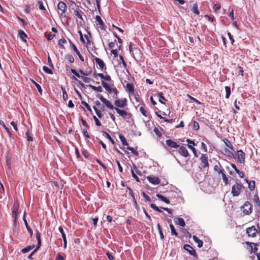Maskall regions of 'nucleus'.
<instances>
[{"label": "nucleus", "instance_id": "obj_52", "mask_svg": "<svg viewBox=\"0 0 260 260\" xmlns=\"http://www.w3.org/2000/svg\"><path fill=\"white\" fill-rule=\"evenodd\" d=\"M81 78L83 80V81L86 83H89L91 81H93V80H92L91 79L85 76H81Z\"/></svg>", "mask_w": 260, "mask_h": 260}, {"label": "nucleus", "instance_id": "obj_38", "mask_svg": "<svg viewBox=\"0 0 260 260\" xmlns=\"http://www.w3.org/2000/svg\"><path fill=\"white\" fill-rule=\"evenodd\" d=\"M126 149L131 151V152L136 156L139 155V152L136 150L134 148L127 146Z\"/></svg>", "mask_w": 260, "mask_h": 260}, {"label": "nucleus", "instance_id": "obj_12", "mask_svg": "<svg viewBox=\"0 0 260 260\" xmlns=\"http://www.w3.org/2000/svg\"><path fill=\"white\" fill-rule=\"evenodd\" d=\"M237 155L238 161L241 164L244 163L245 154L242 150H237Z\"/></svg>", "mask_w": 260, "mask_h": 260}, {"label": "nucleus", "instance_id": "obj_18", "mask_svg": "<svg viewBox=\"0 0 260 260\" xmlns=\"http://www.w3.org/2000/svg\"><path fill=\"white\" fill-rule=\"evenodd\" d=\"M140 111L144 116L147 117L149 116V113L148 112L144 103H142V106L140 108Z\"/></svg>", "mask_w": 260, "mask_h": 260}, {"label": "nucleus", "instance_id": "obj_25", "mask_svg": "<svg viewBox=\"0 0 260 260\" xmlns=\"http://www.w3.org/2000/svg\"><path fill=\"white\" fill-rule=\"evenodd\" d=\"M220 174L221 175L222 179L223 182L224 183V185H227L229 183V177L227 176L224 171L221 173Z\"/></svg>", "mask_w": 260, "mask_h": 260}, {"label": "nucleus", "instance_id": "obj_40", "mask_svg": "<svg viewBox=\"0 0 260 260\" xmlns=\"http://www.w3.org/2000/svg\"><path fill=\"white\" fill-rule=\"evenodd\" d=\"M0 124L5 129L6 131L7 132V133L9 134V135L10 136L11 135V133L10 132V129L6 126V124H5L4 122L2 120H0Z\"/></svg>", "mask_w": 260, "mask_h": 260}, {"label": "nucleus", "instance_id": "obj_62", "mask_svg": "<svg viewBox=\"0 0 260 260\" xmlns=\"http://www.w3.org/2000/svg\"><path fill=\"white\" fill-rule=\"evenodd\" d=\"M132 170H134L136 174L141 175V172L139 170L136 165H134Z\"/></svg>", "mask_w": 260, "mask_h": 260}, {"label": "nucleus", "instance_id": "obj_43", "mask_svg": "<svg viewBox=\"0 0 260 260\" xmlns=\"http://www.w3.org/2000/svg\"><path fill=\"white\" fill-rule=\"evenodd\" d=\"M187 147L192 151L194 157H197L198 154L196 149L194 147H193V146H191V145H187Z\"/></svg>", "mask_w": 260, "mask_h": 260}, {"label": "nucleus", "instance_id": "obj_54", "mask_svg": "<svg viewBox=\"0 0 260 260\" xmlns=\"http://www.w3.org/2000/svg\"><path fill=\"white\" fill-rule=\"evenodd\" d=\"M43 70L45 72H46L48 74H53L52 70L49 69V68H48L46 66H43Z\"/></svg>", "mask_w": 260, "mask_h": 260}, {"label": "nucleus", "instance_id": "obj_32", "mask_svg": "<svg viewBox=\"0 0 260 260\" xmlns=\"http://www.w3.org/2000/svg\"><path fill=\"white\" fill-rule=\"evenodd\" d=\"M244 243L246 245H248V246H251V245H253L254 246V247L253 248L252 252H256L257 251V250H258V248H257V246L258 245L257 244L255 243L248 242V241L245 242Z\"/></svg>", "mask_w": 260, "mask_h": 260}, {"label": "nucleus", "instance_id": "obj_19", "mask_svg": "<svg viewBox=\"0 0 260 260\" xmlns=\"http://www.w3.org/2000/svg\"><path fill=\"white\" fill-rule=\"evenodd\" d=\"M244 181L247 183L248 185V188L252 191L254 189L255 187V182L254 180L249 181L247 178L244 179Z\"/></svg>", "mask_w": 260, "mask_h": 260}, {"label": "nucleus", "instance_id": "obj_31", "mask_svg": "<svg viewBox=\"0 0 260 260\" xmlns=\"http://www.w3.org/2000/svg\"><path fill=\"white\" fill-rule=\"evenodd\" d=\"M18 35L20 38L24 42H26L25 40V38L27 37V35L22 30H19L18 31Z\"/></svg>", "mask_w": 260, "mask_h": 260}, {"label": "nucleus", "instance_id": "obj_42", "mask_svg": "<svg viewBox=\"0 0 260 260\" xmlns=\"http://www.w3.org/2000/svg\"><path fill=\"white\" fill-rule=\"evenodd\" d=\"M187 147L192 151L194 157H197L198 154L196 149L194 147H193V146H191V145H187Z\"/></svg>", "mask_w": 260, "mask_h": 260}, {"label": "nucleus", "instance_id": "obj_26", "mask_svg": "<svg viewBox=\"0 0 260 260\" xmlns=\"http://www.w3.org/2000/svg\"><path fill=\"white\" fill-rule=\"evenodd\" d=\"M36 239L38 241V245L36 247L37 249H39L41 245V233L38 231L36 233Z\"/></svg>", "mask_w": 260, "mask_h": 260}, {"label": "nucleus", "instance_id": "obj_37", "mask_svg": "<svg viewBox=\"0 0 260 260\" xmlns=\"http://www.w3.org/2000/svg\"><path fill=\"white\" fill-rule=\"evenodd\" d=\"M181 232L183 233V236H184L185 237H187V238L191 237V234L190 233H189V232L187 231V230H186L185 229H182Z\"/></svg>", "mask_w": 260, "mask_h": 260}, {"label": "nucleus", "instance_id": "obj_10", "mask_svg": "<svg viewBox=\"0 0 260 260\" xmlns=\"http://www.w3.org/2000/svg\"><path fill=\"white\" fill-rule=\"evenodd\" d=\"M178 152L180 155L184 157H187L189 155L188 150L183 146L179 145V147H178Z\"/></svg>", "mask_w": 260, "mask_h": 260}, {"label": "nucleus", "instance_id": "obj_27", "mask_svg": "<svg viewBox=\"0 0 260 260\" xmlns=\"http://www.w3.org/2000/svg\"><path fill=\"white\" fill-rule=\"evenodd\" d=\"M222 141L226 147H228L231 150H234V147L233 146V145L232 144L231 142H230V141L229 140H228L226 138H224L223 139Z\"/></svg>", "mask_w": 260, "mask_h": 260}, {"label": "nucleus", "instance_id": "obj_1", "mask_svg": "<svg viewBox=\"0 0 260 260\" xmlns=\"http://www.w3.org/2000/svg\"><path fill=\"white\" fill-rule=\"evenodd\" d=\"M99 99L101 102L105 105L106 107L111 110H115L116 112L121 117L126 118L130 117L132 115L131 113H128L127 111L124 110H121L119 108H114V106L111 103V102L105 98L103 95H100L99 96Z\"/></svg>", "mask_w": 260, "mask_h": 260}, {"label": "nucleus", "instance_id": "obj_49", "mask_svg": "<svg viewBox=\"0 0 260 260\" xmlns=\"http://www.w3.org/2000/svg\"><path fill=\"white\" fill-rule=\"evenodd\" d=\"M225 90L226 92L225 98L228 99L231 94V88L229 86H225Z\"/></svg>", "mask_w": 260, "mask_h": 260}, {"label": "nucleus", "instance_id": "obj_44", "mask_svg": "<svg viewBox=\"0 0 260 260\" xmlns=\"http://www.w3.org/2000/svg\"><path fill=\"white\" fill-rule=\"evenodd\" d=\"M187 147L192 151L194 157H197L198 154L196 149L194 147H193V146H191V145H187Z\"/></svg>", "mask_w": 260, "mask_h": 260}, {"label": "nucleus", "instance_id": "obj_11", "mask_svg": "<svg viewBox=\"0 0 260 260\" xmlns=\"http://www.w3.org/2000/svg\"><path fill=\"white\" fill-rule=\"evenodd\" d=\"M146 178L148 181L153 185H158L160 182L159 178L157 176H149Z\"/></svg>", "mask_w": 260, "mask_h": 260}, {"label": "nucleus", "instance_id": "obj_64", "mask_svg": "<svg viewBox=\"0 0 260 260\" xmlns=\"http://www.w3.org/2000/svg\"><path fill=\"white\" fill-rule=\"evenodd\" d=\"M153 132L155 133V134L158 137H160L161 136V133L160 132L158 128L155 127L153 129Z\"/></svg>", "mask_w": 260, "mask_h": 260}, {"label": "nucleus", "instance_id": "obj_48", "mask_svg": "<svg viewBox=\"0 0 260 260\" xmlns=\"http://www.w3.org/2000/svg\"><path fill=\"white\" fill-rule=\"evenodd\" d=\"M93 109L94 110L97 116L100 118H101L103 116V114L101 112V111L98 109V108L95 106L93 107Z\"/></svg>", "mask_w": 260, "mask_h": 260}, {"label": "nucleus", "instance_id": "obj_56", "mask_svg": "<svg viewBox=\"0 0 260 260\" xmlns=\"http://www.w3.org/2000/svg\"><path fill=\"white\" fill-rule=\"evenodd\" d=\"M66 58L69 60L70 63H73L74 62V58L73 55L71 54H68L66 56Z\"/></svg>", "mask_w": 260, "mask_h": 260}, {"label": "nucleus", "instance_id": "obj_51", "mask_svg": "<svg viewBox=\"0 0 260 260\" xmlns=\"http://www.w3.org/2000/svg\"><path fill=\"white\" fill-rule=\"evenodd\" d=\"M90 87L94 91H97L101 92L103 91V89L100 86L96 87L93 85H90Z\"/></svg>", "mask_w": 260, "mask_h": 260}, {"label": "nucleus", "instance_id": "obj_34", "mask_svg": "<svg viewBox=\"0 0 260 260\" xmlns=\"http://www.w3.org/2000/svg\"><path fill=\"white\" fill-rule=\"evenodd\" d=\"M62 91V98L64 101H67L68 99V95L66 92V88L64 86H61Z\"/></svg>", "mask_w": 260, "mask_h": 260}, {"label": "nucleus", "instance_id": "obj_61", "mask_svg": "<svg viewBox=\"0 0 260 260\" xmlns=\"http://www.w3.org/2000/svg\"><path fill=\"white\" fill-rule=\"evenodd\" d=\"M193 128L196 131H197L199 129L200 125L198 122L193 121Z\"/></svg>", "mask_w": 260, "mask_h": 260}, {"label": "nucleus", "instance_id": "obj_63", "mask_svg": "<svg viewBox=\"0 0 260 260\" xmlns=\"http://www.w3.org/2000/svg\"><path fill=\"white\" fill-rule=\"evenodd\" d=\"M150 207L153 209L155 211H158V212H161V210H160L159 209V208L156 206L155 204H150Z\"/></svg>", "mask_w": 260, "mask_h": 260}, {"label": "nucleus", "instance_id": "obj_14", "mask_svg": "<svg viewBox=\"0 0 260 260\" xmlns=\"http://www.w3.org/2000/svg\"><path fill=\"white\" fill-rule=\"evenodd\" d=\"M126 91L129 95H135L134 85L132 83H127Z\"/></svg>", "mask_w": 260, "mask_h": 260}, {"label": "nucleus", "instance_id": "obj_39", "mask_svg": "<svg viewBox=\"0 0 260 260\" xmlns=\"http://www.w3.org/2000/svg\"><path fill=\"white\" fill-rule=\"evenodd\" d=\"M35 247V245H32V246H27L26 247L22 249L21 250V252L23 253H25L28 251H29L30 250H31L32 248H34Z\"/></svg>", "mask_w": 260, "mask_h": 260}, {"label": "nucleus", "instance_id": "obj_3", "mask_svg": "<svg viewBox=\"0 0 260 260\" xmlns=\"http://www.w3.org/2000/svg\"><path fill=\"white\" fill-rule=\"evenodd\" d=\"M246 233L248 237L252 238L259 237L260 240V226L258 224H257L256 227L252 225L247 228L246 230Z\"/></svg>", "mask_w": 260, "mask_h": 260}, {"label": "nucleus", "instance_id": "obj_4", "mask_svg": "<svg viewBox=\"0 0 260 260\" xmlns=\"http://www.w3.org/2000/svg\"><path fill=\"white\" fill-rule=\"evenodd\" d=\"M241 210L244 215H250L252 212V204L248 201L245 202L244 205L241 207Z\"/></svg>", "mask_w": 260, "mask_h": 260}, {"label": "nucleus", "instance_id": "obj_5", "mask_svg": "<svg viewBox=\"0 0 260 260\" xmlns=\"http://www.w3.org/2000/svg\"><path fill=\"white\" fill-rule=\"evenodd\" d=\"M127 101L126 98H122V99H115V101L114 102V104L115 106L114 108H124L127 105Z\"/></svg>", "mask_w": 260, "mask_h": 260}, {"label": "nucleus", "instance_id": "obj_28", "mask_svg": "<svg viewBox=\"0 0 260 260\" xmlns=\"http://www.w3.org/2000/svg\"><path fill=\"white\" fill-rule=\"evenodd\" d=\"M193 240L194 241L198 244V246L199 248H201L203 245V242L202 240H200L197 236H193L192 237Z\"/></svg>", "mask_w": 260, "mask_h": 260}, {"label": "nucleus", "instance_id": "obj_21", "mask_svg": "<svg viewBox=\"0 0 260 260\" xmlns=\"http://www.w3.org/2000/svg\"><path fill=\"white\" fill-rule=\"evenodd\" d=\"M102 84L103 86L104 87L105 90L109 93H112L113 92V89L114 88H111L110 86L104 81H102Z\"/></svg>", "mask_w": 260, "mask_h": 260}, {"label": "nucleus", "instance_id": "obj_30", "mask_svg": "<svg viewBox=\"0 0 260 260\" xmlns=\"http://www.w3.org/2000/svg\"><path fill=\"white\" fill-rule=\"evenodd\" d=\"M213 169L214 171L216 172L219 174H220L221 173L224 171L220 165L219 166L215 165L214 166Z\"/></svg>", "mask_w": 260, "mask_h": 260}, {"label": "nucleus", "instance_id": "obj_17", "mask_svg": "<svg viewBox=\"0 0 260 260\" xmlns=\"http://www.w3.org/2000/svg\"><path fill=\"white\" fill-rule=\"evenodd\" d=\"M70 44H71V46H72L73 49L74 50V51L76 52L77 55L78 56L79 59L82 61H84V58L81 55V54H80L79 51L78 50V49H77L76 46L71 41H70Z\"/></svg>", "mask_w": 260, "mask_h": 260}, {"label": "nucleus", "instance_id": "obj_41", "mask_svg": "<svg viewBox=\"0 0 260 260\" xmlns=\"http://www.w3.org/2000/svg\"><path fill=\"white\" fill-rule=\"evenodd\" d=\"M187 147L192 151L194 157H197L198 154L196 149L194 147H193V146H191V145H187Z\"/></svg>", "mask_w": 260, "mask_h": 260}, {"label": "nucleus", "instance_id": "obj_20", "mask_svg": "<svg viewBox=\"0 0 260 260\" xmlns=\"http://www.w3.org/2000/svg\"><path fill=\"white\" fill-rule=\"evenodd\" d=\"M174 220L176 224L179 225L181 226L184 227L185 225V221L182 218L175 217Z\"/></svg>", "mask_w": 260, "mask_h": 260}, {"label": "nucleus", "instance_id": "obj_36", "mask_svg": "<svg viewBox=\"0 0 260 260\" xmlns=\"http://www.w3.org/2000/svg\"><path fill=\"white\" fill-rule=\"evenodd\" d=\"M191 11L196 14L197 15H199L200 14V11L198 9V5L197 4H194L193 5V7L191 9Z\"/></svg>", "mask_w": 260, "mask_h": 260}, {"label": "nucleus", "instance_id": "obj_15", "mask_svg": "<svg viewBox=\"0 0 260 260\" xmlns=\"http://www.w3.org/2000/svg\"><path fill=\"white\" fill-rule=\"evenodd\" d=\"M166 144L170 148H178L179 145L171 139H168L166 141Z\"/></svg>", "mask_w": 260, "mask_h": 260}, {"label": "nucleus", "instance_id": "obj_13", "mask_svg": "<svg viewBox=\"0 0 260 260\" xmlns=\"http://www.w3.org/2000/svg\"><path fill=\"white\" fill-rule=\"evenodd\" d=\"M183 247L184 249L187 251L190 255H193L194 257L197 256L195 250L191 246L188 244H185Z\"/></svg>", "mask_w": 260, "mask_h": 260}, {"label": "nucleus", "instance_id": "obj_23", "mask_svg": "<svg viewBox=\"0 0 260 260\" xmlns=\"http://www.w3.org/2000/svg\"><path fill=\"white\" fill-rule=\"evenodd\" d=\"M96 21L98 22L99 24L100 25V27L102 30H105V24L102 20L101 17L100 16H96L95 17Z\"/></svg>", "mask_w": 260, "mask_h": 260}, {"label": "nucleus", "instance_id": "obj_9", "mask_svg": "<svg viewBox=\"0 0 260 260\" xmlns=\"http://www.w3.org/2000/svg\"><path fill=\"white\" fill-rule=\"evenodd\" d=\"M68 6L66 4L62 1H60L57 5V9L59 10L60 13V15L61 16H63V14H64L67 10Z\"/></svg>", "mask_w": 260, "mask_h": 260}, {"label": "nucleus", "instance_id": "obj_7", "mask_svg": "<svg viewBox=\"0 0 260 260\" xmlns=\"http://www.w3.org/2000/svg\"><path fill=\"white\" fill-rule=\"evenodd\" d=\"M19 208V204L18 202H14V203L13 205V207H12V217L14 218V222L15 223H16Z\"/></svg>", "mask_w": 260, "mask_h": 260}, {"label": "nucleus", "instance_id": "obj_8", "mask_svg": "<svg viewBox=\"0 0 260 260\" xmlns=\"http://www.w3.org/2000/svg\"><path fill=\"white\" fill-rule=\"evenodd\" d=\"M74 10V14L75 16L79 19L80 22L82 21H84V19L83 18V15L84 14V12L80 10L78 7L75 9L72 8Z\"/></svg>", "mask_w": 260, "mask_h": 260}, {"label": "nucleus", "instance_id": "obj_53", "mask_svg": "<svg viewBox=\"0 0 260 260\" xmlns=\"http://www.w3.org/2000/svg\"><path fill=\"white\" fill-rule=\"evenodd\" d=\"M131 173H132V175L133 177L135 179L136 181L137 182H140V180L139 177H138V176L137 175V174L134 172V170H131Z\"/></svg>", "mask_w": 260, "mask_h": 260}, {"label": "nucleus", "instance_id": "obj_45", "mask_svg": "<svg viewBox=\"0 0 260 260\" xmlns=\"http://www.w3.org/2000/svg\"><path fill=\"white\" fill-rule=\"evenodd\" d=\"M103 135L105 136V137L113 144H115L114 140L112 138V137L110 136V135L108 134L107 132H104Z\"/></svg>", "mask_w": 260, "mask_h": 260}, {"label": "nucleus", "instance_id": "obj_60", "mask_svg": "<svg viewBox=\"0 0 260 260\" xmlns=\"http://www.w3.org/2000/svg\"><path fill=\"white\" fill-rule=\"evenodd\" d=\"M112 93H113V98L114 99H117V95L119 93V91L115 88L114 87L113 89V92Z\"/></svg>", "mask_w": 260, "mask_h": 260}, {"label": "nucleus", "instance_id": "obj_46", "mask_svg": "<svg viewBox=\"0 0 260 260\" xmlns=\"http://www.w3.org/2000/svg\"><path fill=\"white\" fill-rule=\"evenodd\" d=\"M157 95L159 98V101L161 103L165 104V103L162 101V100L166 101L165 98L164 96V94L162 92H159L157 93Z\"/></svg>", "mask_w": 260, "mask_h": 260}, {"label": "nucleus", "instance_id": "obj_16", "mask_svg": "<svg viewBox=\"0 0 260 260\" xmlns=\"http://www.w3.org/2000/svg\"><path fill=\"white\" fill-rule=\"evenodd\" d=\"M94 60L95 61L96 63L99 65L100 69H101L102 70H106L107 68L105 63L101 59L95 57Z\"/></svg>", "mask_w": 260, "mask_h": 260}, {"label": "nucleus", "instance_id": "obj_6", "mask_svg": "<svg viewBox=\"0 0 260 260\" xmlns=\"http://www.w3.org/2000/svg\"><path fill=\"white\" fill-rule=\"evenodd\" d=\"M200 165L202 168L207 169L209 168V164L208 160V156L206 154H202L200 158Z\"/></svg>", "mask_w": 260, "mask_h": 260}, {"label": "nucleus", "instance_id": "obj_50", "mask_svg": "<svg viewBox=\"0 0 260 260\" xmlns=\"http://www.w3.org/2000/svg\"><path fill=\"white\" fill-rule=\"evenodd\" d=\"M253 202L255 204L257 205H260V201L258 195L255 194L253 196Z\"/></svg>", "mask_w": 260, "mask_h": 260}, {"label": "nucleus", "instance_id": "obj_2", "mask_svg": "<svg viewBox=\"0 0 260 260\" xmlns=\"http://www.w3.org/2000/svg\"><path fill=\"white\" fill-rule=\"evenodd\" d=\"M245 187L240 181L237 180L232 186L231 193L233 197H238L244 190Z\"/></svg>", "mask_w": 260, "mask_h": 260}, {"label": "nucleus", "instance_id": "obj_47", "mask_svg": "<svg viewBox=\"0 0 260 260\" xmlns=\"http://www.w3.org/2000/svg\"><path fill=\"white\" fill-rule=\"evenodd\" d=\"M26 138H27V140L28 141H33V138H32V134L31 133L29 132V130H28L27 131V132L26 133Z\"/></svg>", "mask_w": 260, "mask_h": 260}, {"label": "nucleus", "instance_id": "obj_55", "mask_svg": "<svg viewBox=\"0 0 260 260\" xmlns=\"http://www.w3.org/2000/svg\"><path fill=\"white\" fill-rule=\"evenodd\" d=\"M81 104L82 105L84 106L87 108L88 111H89L90 112H92V110H91V109L90 106L86 102L82 101Z\"/></svg>", "mask_w": 260, "mask_h": 260}, {"label": "nucleus", "instance_id": "obj_22", "mask_svg": "<svg viewBox=\"0 0 260 260\" xmlns=\"http://www.w3.org/2000/svg\"><path fill=\"white\" fill-rule=\"evenodd\" d=\"M25 214H26V213L24 212L23 219L26 228L28 232L29 233L30 237H31L33 234V231L32 230V229L30 228V227L28 225V224L27 223V222L25 219Z\"/></svg>", "mask_w": 260, "mask_h": 260}, {"label": "nucleus", "instance_id": "obj_29", "mask_svg": "<svg viewBox=\"0 0 260 260\" xmlns=\"http://www.w3.org/2000/svg\"><path fill=\"white\" fill-rule=\"evenodd\" d=\"M156 197L159 199V200H160L161 201H162V202L167 203V204H169L170 203V201L166 197H164L162 195L160 194H156Z\"/></svg>", "mask_w": 260, "mask_h": 260}, {"label": "nucleus", "instance_id": "obj_24", "mask_svg": "<svg viewBox=\"0 0 260 260\" xmlns=\"http://www.w3.org/2000/svg\"><path fill=\"white\" fill-rule=\"evenodd\" d=\"M233 151H234V150H229L228 149L225 148L224 149V154L229 157H235Z\"/></svg>", "mask_w": 260, "mask_h": 260}, {"label": "nucleus", "instance_id": "obj_59", "mask_svg": "<svg viewBox=\"0 0 260 260\" xmlns=\"http://www.w3.org/2000/svg\"><path fill=\"white\" fill-rule=\"evenodd\" d=\"M39 8L41 10H45V7L43 5V3L42 1H39L38 3Z\"/></svg>", "mask_w": 260, "mask_h": 260}, {"label": "nucleus", "instance_id": "obj_58", "mask_svg": "<svg viewBox=\"0 0 260 260\" xmlns=\"http://www.w3.org/2000/svg\"><path fill=\"white\" fill-rule=\"evenodd\" d=\"M67 41L65 39L62 38L60 39L58 41V45L61 46V47H63V44L66 43Z\"/></svg>", "mask_w": 260, "mask_h": 260}, {"label": "nucleus", "instance_id": "obj_57", "mask_svg": "<svg viewBox=\"0 0 260 260\" xmlns=\"http://www.w3.org/2000/svg\"><path fill=\"white\" fill-rule=\"evenodd\" d=\"M58 230H59V232L61 234V236H62V239L66 238V234H65V233L64 232V231H63V228H62L61 226H59Z\"/></svg>", "mask_w": 260, "mask_h": 260}, {"label": "nucleus", "instance_id": "obj_35", "mask_svg": "<svg viewBox=\"0 0 260 260\" xmlns=\"http://www.w3.org/2000/svg\"><path fill=\"white\" fill-rule=\"evenodd\" d=\"M119 139H120L122 144H123V145H124V146L128 145V144L127 142L126 139L125 138L124 136H123L121 134H120L119 136Z\"/></svg>", "mask_w": 260, "mask_h": 260}, {"label": "nucleus", "instance_id": "obj_33", "mask_svg": "<svg viewBox=\"0 0 260 260\" xmlns=\"http://www.w3.org/2000/svg\"><path fill=\"white\" fill-rule=\"evenodd\" d=\"M170 227L171 229V235L172 236H174L175 237H178V233L176 232L174 226L172 224H170Z\"/></svg>", "mask_w": 260, "mask_h": 260}]
</instances>
